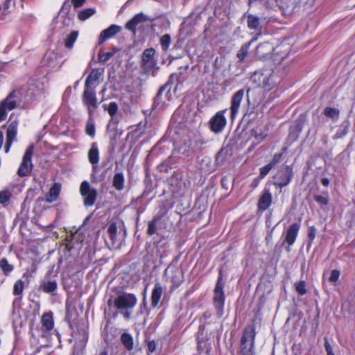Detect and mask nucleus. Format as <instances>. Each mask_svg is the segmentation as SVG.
<instances>
[{"mask_svg": "<svg viewBox=\"0 0 355 355\" xmlns=\"http://www.w3.org/2000/svg\"><path fill=\"white\" fill-rule=\"evenodd\" d=\"M247 17L248 27L251 30L259 31L261 29L260 18L252 14H245Z\"/></svg>", "mask_w": 355, "mask_h": 355, "instance_id": "b1692460", "label": "nucleus"}, {"mask_svg": "<svg viewBox=\"0 0 355 355\" xmlns=\"http://www.w3.org/2000/svg\"><path fill=\"white\" fill-rule=\"evenodd\" d=\"M60 191L61 184L58 182L54 183L49 191L48 196L46 198V202L50 203L55 201L60 195Z\"/></svg>", "mask_w": 355, "mask_h": 355, "instance_id": "5701e85b", "label": "nucleus"}, {"mask_svg": "<svg viewBox=\"0 0 355 355\" xmlns=\"http://www.w3.org/2000/svg\"><path fill=\"white\" fill-rule=\"evenodd\" d=\"M254 81L258 82L259 85L266 91H270L275 87L279 81V78L274 72L271 73H254L252 77Z\"/></svg>", "mask_w": 355, "mask_h": 355, "instance_id": "7ed1b4c3", "label": "nucleus"}, {"mask_svg": "<svg viewBox=\"0 0 355 355\" xmlns=\"http://www.w3.org/2000/svg\"><path fill=\"white\" fill-rule=\"evenodd\" d=\"M317 230L314 226H311L308 229V237L310 241H313L315 238Z\"/></svg>", "mask_w": 355, "mask_h": 355, "instance_id": "8fccbe9b", "label": "nucleus"}, {"mask_svg": "<svg viewBox=\"0 0 355 355\" xmlns=\"http://www.w3.org/2000/svg\"><path fill=\"white\" fill-rule=\"evenodd\" d=\"M89 161L92 164H96L99 162V151L96 143L92 144L88 153Z\"/></svg>", "mask_w": 355, "mask_h": 355, "instance_id": "393cba45", "label": "nucleus"}, {"mask_svg": "<svg viewBox=\"0 0 355 355\" xmlns=\"http://www.w3.org/2000/svg\"><path fill=\"white\" fill-rule=\"evenodd\" d=\"M155 54V51L153 48L147 49L143 52L141 66L146 72L150 71L156 65Z\"/></svg>", "mask_w": 355, "mask_h": 355, "instance_id": "ddd939ff", "label": "nucleus"}, {"mask_svg": "<svg viewBox=\"0 0 355 355\" xmlns=\"http://www.w3.org/2000/svg\"><path fill=\"white\" fill-rule=\"evenodd\" d=\"M119 51L118 49L114 48L111 51H108L106 53L100 52L98 54V61L99 62H106L111 58L114 56V55Z\"/></svg>", "mask_w": 355, "mask_h": 355, "instance_id": "2f4dec72", "label": "nucleus"}, {"mask_svg": "<svg viewBox=\"0 0 355 355\" xmlns=\"http://www.w3.org/2000/svg\"><path fill=\"white\" fill-rule=\"evenodd\" d=\"M107 234L114 245L117 242V227L114 223H111L107 228Z\"/></svg>", "mask_w": 355, "mask_h": 355, "instance_id": "7c9ffc66", "label": "nucleus"}, {"mask_svg": "<svg viewBox=\"0 0 355 355\" xmlns=\"http://www.w3.org/2000/svg\"><path fill=\"white\" fill-rule=\"evenodd\" d=\"M24 288V282L19 279L17 280L13 288V294L15 295H19L23 293Z\"/></svg>", "mask_w": 355, "mask_h": 355, "instance_id": "ea45409f", "label": "nucleus"}, {"mask_svg": "<svg viewBox=\"0 0 355 355\" xmlns=\"http://www.w3.org/2000/svg\"><path fill=\"white\" fill-rule=\"evenodd\" d=\"M121 313H122L126 319H129L130 317V313L126 310V311L123 312L122 311H120Z\"/></svg>", "mask_w": 355, "mask_h": 355, "instance_id": "052dcab7", "label": "nucleus"}, {"mask_svg": "<svg viewBox=\"0 0 355 355\" xmlns=\"http://www.w3.org/2000/svg\"><path fill=\"white\" fill-rule=\"evenodd\" d=\"M110 304H111V300H108V304L110 305Z\"/></svg>", "mask_w": 355, "mask_h": 355, "instance_id": "338daca9", "label": "nucleus"}, {"mask_svg": "<svg viewBox=\"0 0 355 355\" xmlns=\"http://www.w3.org/2000/svg\"><path fill=\"white\" fill-rule=\"evenodd\" d=\"M282 157V153H276L274 155L272 161L269 163L274 168L275 166L278 164Z\"/></svg>", "mask_w": 355, "mask_h": 355, "instance_id": "3c124183", "label": "nucleus"}, {"mask_svg": "<svg viewBox=\"0 0 355 355\" xmlns=\"http://www.w3.org/2000/svg\"><path fill=\"white\" fill-rule=\"evenodd\" d=\"M11 1L10 0H6L2 5L0 6V12L3 11V14H6V10L10 8Z\"/></svg>", "mask_w": 355, "mask_h": 355, "instance_id": "864d4df0", "label": "nucleus"}, {"mask_svg": "<svg viewBox=\"0 0 355 355\" xmlns=\"http://www.w3.org/2000/svg\"><path fill=\"white\" fill-rule=\"evenodd\" d=\"M347 131H348V128L346 126H344L343 128H339L337 130L336 135H334V138L335 139H340V138H342L343 137H344L347 133Z\"/></svg>", "mask_w": 355, "mask_h": 355, "instance_id": "de8ad7c7", "label": "nucleus"}, {"mask_svg": "<svg viewBox=\"0 0 355 355\" xmlns=\"http://www.w3.org/2000/svg\"><path fill=\"white\" fill-rule=\"evenodd\" d=\"M162 293H163L162 286L160 283L157 282L155 284L154 288L153 289V291H152V295H151V305H152V306H153V307L157 306V305L158 304V303L161 299Z\"/></svg>", "mask_w": 355, "mask_h": 355, "instance_id": "4be33fe9", "label": "nucleus"}, {"mask_svg": "<svg viewBox=\"0 0 355 355\" xmlns=\"http://www.w3.org/2000/svg\"><path fill=\"white\" fill-rule=\"evenodd\" d=\"M80 193L83 198V204L85 207H91L94 205L97 198V190L92 188L87 181H83L80 187Z\"/></svg>", "mask_w": 355, "mask_h": 355, "instance_id": "0eeeda50", "label": "nucleus"}, {"mask_svg": "<svg viewBox=\"0 0 355 355\" xmlns=\"http://www.w3.org/2000/svg\"><path fill=\"white\" fill-rule=\"evenodd\" d=\"M214 304L217 311V315L220 318L224 313L225 293L223 275L220 271L214 288Z\"/></svg>", "mask_w": 355, "mask_h": 355, "instance_id": "f03ea898", "label": "nucleus"}, {"mask_svg": "<svg viewBox=\"0 0 355 355\" xmlns=\"http://www.w3.org/2000/svg\"><path fill=\"white\" fill-rule=\"evenodd\" d=\"M78 36V32L77 31H71L67 37L65 42H64V46L67 49H71L76 40H77V37Z\"/></svg>", "mask_w": 355, "mask_h": 355, "instance_id": "c756f323", "label": "nucleus"}, {"mask_svg": "<svg viewBox=\"0 0 355 355\" xmlns=\"http://www.w3.org/2000/svg\"><path fill=\"white\" fill-rule=\"evenodd\" d=\"M18 121H14L8 125L6 132V144L5 146V152L8 153L11 145L14 141L16 140L17 132Z\"/></svg>", "mask_w": 355, "mask_h": 355, "instance_id": "2eb2a0df", "label": "nucleus"}, {"mask_svg": "<svg viewBox=\"0 0 355 355\" xmlns=\"http://www.w3.org/2000/svg\"><path fill=\"white\" fill-rule=\"evenodd\" d=\"M170 270L171 272V286L170 288V291L173 292L175 289H177L183 282L184 280V274L182 270L178 268V267H168L164 270V275H166L168 271Z\"/></svg>", "mask_w": 355, "mask_h": 355, "instance_id": "f8f14e48", "label": "nucleus"}, {"mask_svg": "<svg viewBox=\"0 0 355 355\" xmlns=\"http://www.w3.org/2000/svg\"><path fill=\"white\" fill-rule=\"evenodd\" d=\"M137 302L134 294L123 293L119 295L114 300V306L119 311L133 309Z\"/></svg>", "mask_w": 355, "mask_h": 355, "instance_id": "423d86ee", "label": "nucleus"}, {"mask_svg": "<svg viewBox=\"0 0 355 355\" xmlns=\"http://www.w3.org/2000/svg\"><path fill=\"white\" fill-rule=\"evenodd\" d=\"M157 344L154 340L150 341L148 343V351L150 353L154 352L156 350Z\"/></svg>", "mask_w": 355, "mask_h": 355, "instance_id": "5fc2aeb1", "label": "nucleus"}, {"mask_svg": "<svg viewBox=\"0 0 355 355\" xmlns=\"http://www.w3.org/2000/svg\"><path fill=\"white\" fill-rule=\"evenodd\" d=\"M272 200V194L269 189H264L258 201V209L261 211H266L271 205Z\"/></svg>", "mask_w": 355, "mask_h": 355, "instance_id": "412c9836", "label": "nucleus"}, {"mask_svg": "<svg viewBox=\"0 0 355 355\" xmlns=\"http://www.w3.org/2000/svg\"><path fill=\"white\" fill-rule=\"evenodd\" d=\"M258 184H259V180H258V178H257L253 180V182L252 183V187H257Z\"/></svg>", "mask_w": 355, "mask_h": 355, "instance_id": "680f3d73", "label": "nucleus"}, {"mask_svg": "<svg viewBox=\"0 0 355 355\" xmlns=\"http://www.w3.org/2000/svg\"><path fill=\"white\" fill-rule=\"evenodd\" d=\"M10 193L9 191H4L0 192V203L5 204L8 202L10 198Z\"/></svg>", "mask_w": 355, "mask_h": 355, "instance_id": "49530a36", "label": "nucleus"}, {"mask_svg": "<svg viewBox=\"0 0 355 355\" xmlns=\"http://www.w3.org/2000/svg\"><path fill=\"white\" fill-rule=\"evenodd\" d=\"M339 110L333 107H326L324 110V114L332 119H338L339 116Z\"/></svg>", "mask_w": 355, "mask_h": 355, "instance_id": "72a5a7b5", "label": "nucleus"}, {"mask_svg": "<svg viewBox=\"0 0 355 355\" xmlns=\"http://www.w3.org/2000/svg\"><path fill=\"white\" fill-rule=\"evenodd\" d=\"M254 40L255 39H252L250 42L245 43L241 46V49H239L236 54V57L239 59V62H243L245 58L247 57V55H248L249 48Z\"/></svg>", "mask_w": 355, "mask_h": 355, "instance_id": "cd10ccee", "label": "nucleus"}, {"mask_svg": "<svg viewBox=\"0 0 355 355\" xmlns=\"http://www.w3.org/2000/svg\"><path fill=\"white\" fill-rule=\"evenodd\" d=\"M171 42V37L169 34H165L160 38V44L163 51H166L168 49Z\"/></svg>", "mask_w": 355, "mask_h": 355, "instance_id": "e433bc0d", "label": "nucleus"}, {"mask_svg": "<svg viewBox=\"0 0 355 355\" xmlns=\"http://www.w3.org/2000/svg\"><path fill=\"white\" fill-rule=\"evenodd\" d=\"M16 97L17 93L13 91L0 102V122L6 120L7 111L12 110L17 107Z\"/></svg>", "mask_w": 355, "mask_h": 355, "instance_id": "9d476101", "label": "nucleus"}, {"mask_svg": "<svg viewBox=\"0 0 355 355\" xmlns=\"http://www.w3.org/2000/svg\"><path fill=\"white\" fill-rule=\"evenodd\" d=\"M313 198L321 206H326L328 205V202H329L328 198L324 196L317 194V195L313 196Z\"/></svg>", "mask_w": 355, "mask_h": 355, "instance_id": "a18cd8bd", "label": "nucleus"}, {"mask_svg": "<svg viewBox=\"0 0 355 355\" xmlns=\"http://www.w3.org/2000/svg\"><path fill=\"white\" fill-rule=\"evenodd\" d=\"M99 355H107V352L106 351H103L99 354Z\"/></svg>", "mask_w": 355, "mask_h": 355, "instance_id": "0e129e2a", "label": "nucleus"}, {"mask_svg": "<svg viewBox=\"0 0 355 355\" xmlns=\"http://www.w3.org/2000/svg\"><path fill=\"white\" fill-rule=\"evenodd\" d=\"M150 20L148 16L144 15L142 12L135 15L130 20H129L125 24V28L132 31L134 35L136 34V26L145 21Z\"/></svg>", "mask_w": 355, "mask_h": 355, "instance_id": "a211bd4d", "label": "nucleus"}, {"mask_svg": "<svg viewBox=\"0 0 355 355\" xmlns=\"http://www.w3.org/2000/svg\"><path fill=\"white\" fill-rule=\"evenodd\" d=\"M34 151L33 145L29 146L25 151L22 161L17 170V175L19 177L28 176L33 170L32 156Z\"/></svg>", "mask_w": 355, "mask_h": 355, "instance_id": "39448f33", "label": "nucleus"}, {"mask_svg": "<svg viewBox=\"0 0 355 355\" xmlns=\"http://www.w3.org/2000/svg\"><path fill=\"white\" fill-rule=\"evenodd\" d=\"M157 221V218H155L152 220L149 221L147 230V234L148 235L152 236L156 233V225Z\"/></svg>", "mask_w": 355, "mask_h": 355, "instance_id": "79ce46f5", "label": "nucleus"}, {"mask_svg": "<svg viewBox=\"0 0 355 355\" xmlns=\"http://www.w3.org/2000/svg\"><path fill=\"white\" fill-rule=\"evenodd\" d=\"M272 232H270L266 237V243L268 244L269 243L272 242Z\"/></svg>", "mask_w": 355, "mask_h": 355, "instance_id": "13d9d810", "label": "nucleus"}, {"mask_svg": "<svg viewBox=\"0 0 355 355\" xmlns=\"http://www.w3.org/2000/svg\"><path fill=\"white\" fill-rule=\"evenodd\" d=\"M321 182L324 186L327 187L329 184V180L327 178H324L321 180Z\"/></svg>", "mask_w": 355, "mask_h": 355, "instance_id": "bf43d9fd", "label": "nucleus"}, {"mask_svg": "<svg viewBox=\"0 0 355 355\" xmlns=\"http://www.w3.org/2000/svg\"><path fill=\"white\" fill-rule=\"evenodd\" d=\"M282 13L286 16L291 15L295 8L301 3L302 0H276Z\"/></svg>", "mask_w": 355, "mask_h": 355, "instance_id": "4468645a", "label": "nucleus"}, {"mask_svg": "<svg viewBox=\"0 0 355 355\" xmlns=\"http://www.w3.org/2000/svg\"><path fill=\"white\" fill-rule=\"evenodd\" d=\"M300 228V224L299 223H295L286 230L285 242L288 245V248L294 244L298 235Z\"/></svg>", "mask_w": 355, "mask_h": 355, "instance_id": "6ab92c4d", "label": "nucleus"}, {"mask_svg": "<svg viewBox=\"0 0 355 355\" xmlns=\"http://www.w3.org/2000/svg\"><path fill=\"white\" fill-rule=\"evenodd\" d=\"M272 168L273 167L270 164H268L267 165L264 166L263 167H261L260 168V173H259V178H260V179L263 178L265 176H266L268 174V173Z\"/></svg>", "mask_w": 355, "mask_h": 355, "instance_id": "c03bdc74", "label": "nucleus"}, {"mask_svg": "<svg viewBox=\"0 0 355 355\" xmlns=\"http://www.w3.org/2000/svg\"><path fill=\"white\" fill-rule=\"evenodd\" d=\"M227 109L217 112L209 120L210 130L215 134L221 132L227 125L225 113Z\"/></svg>", "mask_w": 355, "mask_h": 355, "instance_id": "6e6552de", "label": "nucleus"}, {"mask_svg": "<svg viewBox=\"0 0 355 355\" xmlns=\"http://www.w3.org/2000/svg\"><path fill=\"white\" fill-rule=\"evenodd\" d=\"M227 155V150L225 148H221L216 156V163L217 165H221L224 163Z\"/></svg>", "mask_w": 355, "mask_h": 355, "instance_id": "4c0bfd02", "label": "nucleus"}, {"mask_svg": "<svg viewBox=\"0 0 355 355\" xmlns=\"http://www.w3.org/2000/svg\"><path fill=\"white\" fill-rule=\"evenodd\" d=\"M293 177V170L288 166H282L274 175V184L282 188L288 185Z\"/></svg>", "mask_w": 355, "mask_h": 355, "instance_id": "1a4fd4ad", "label": "nucleus"}, {"mask_svg": "<svg viewBox=\"0 0 355 355\" xmlns=\"http://www.w3.org/2000/svg\"><path fill=\"white\" fill-rule=\"evenodd\" d=\"M103 107L105 110H107L109 114L113 117L118 111V105L116 102H111L109 105L104 104Z\"/></svg>", "mask_w": 355, "mask_h": 355, "instance_id": "c9c22d12", "label": "nucleus"}, {"mask_svg": "<svg viewBox=\"0 0 355 355\" xmlns=\"http://www.w3.org/2000/svg\"><path fill=\"white\" fill-rule=\"evenodd\" d=\"M121 340L128 350L130 351L133 349V338L130 334H122Z\"/></svg>", "mask_w": 355, "mask_h": 355, "instance_id": "c85d7f7f", "label": "nucleus"}, {"mask_svg": "<svg viewBox=\"0 0 355 355\" xmlns=\"http://www.w3.org/2000/svg\"><path fill=\"white\" fill-rule=\"evenodd\" d=\"M85 130H86V133L89 136H90L92 137H94V135H95V126H94V122L91 119L88 120L87 123H86Z\"/></svg>", "mask_w": 355, "mask_h": 355, "instance_id": "37998d69", "label": "nucleus"}, {"mask_svg": "<svg viewBox=\"0 0 355 355\" xmlns=\"http://www.w3.org/2000/svg\"><path fill=\"white\" fill-rule=\"evenodd\" d=\"M166 88V85H164L160 87V89H159V91L156 95V98H158L161 96L162 93L165 90Z\"/></svg>", "mask_w": 355, "mask_h": 355, "instance_id": "4d7b16f0", "label": "nucleus"}, {"mask_svg": "<svg viewBox=\"0 0 355 355\" xmlns=\"http://www.w3.org/2000/svg\"><path fill=\"white\" fill-rule=\"evenodd\" d=\"M125 177L122 172L116 173L113 178L112 186L117 190L121 191L124 188Z\"/></svg>", "mask_w": 355, "mask_h": 355, "instance_id": "a878e982", "label": "nucleus"}, {"mask_svg": "<svg viewBox=\"0 0 355 355\" xmlns=\"http://www.w3.org/2000/svg\"><path fill=\"white\" fill-rule=\"evenodd\" d=\"M105 91H106V88H105V87H104V88L101 90V93H102V94H104V93L105 92Z\"/></svg>", "mask_w": 355, "mask_h": 355, "instance_id": "69168bd1", "label": "nucleus"}, {"mask_svg": "<svg viewBox=\"0 0 355 355\" xmlns=\"http://www.w3.org/2000/svg\"><path fill=\"white\" fill-rule=\"evenodd\" d=\"M42 329L46 331H50L53 328V319L51 313H44L42 317Z\"/></svg>", "mask_w": 355, "mask_h": 355, "instance_id": "bb28decb", "label": "nucleus"}, {"mask_svg": "<svg viewBox=\"0 0 355 355\" xmlns=\"http://www.w3.org/2000/svg\"><path fill=\"white\" fill-rule=\"evenodd\" d=\"M51 272H48L40 282V290L44 293L55 295L58 288V282L55 277H51Z\"/></svg>", "mask_w": 355, "mask_h": 355, "instance_id": "9b49d317", "label": "nucleus"}, {"mask_svg": "<svg viewBox=\"0 0 355 355\" xmlns=\"http://www.w3.org/2000/svg\"><path fill=\"white\" fill-rule=\"evenodd\" d=\"M82 102L87 107L88 114L91 116L100 103L96 97V89L84 87Z\"/></svg>", "mask_w": 355, "mask_h": 355, "instance_id": "20e7f679", "label": "nucleus"}, {"mask_svg": "<svg viewBox=\"0 0 355 355\" xmlns=\"http://www.w3.org/2000/svg\"><path fill=\"white\" fill-rule=\"evenodd\" d=\"M244 94L245 92L243 89H239L234 94V96L232 98L230 112L231 119L232 120L234 119L238 113L241 103L244 96Z\"/></svg>", "mask_w": 355, "mask_h": 355, "instance_id": "dca6fc26", "label": "nucleus"}, {"mask_svg": "<svg viewBox=\"0 0 355 355\" xmlns=\"http://www.w3.org/2000/svg\"><path fill=\"white\" fill-rule=\"evenodd\" d=\"M295 291L300 295H304L306 293V282L304 280H301L295 284Z\"/></svg>", "mask_w": 355, "mask_h": 355, "instance_id": "58836bf2", "label": "nucleus"}, {"mask_svg": "<svg viewBox=\"0 0 355 355\" xmlns=\"http://www.w3.org/2000/svg\"><path fill=\"white\" fill-rule=\"evenodd\" d=\"M252 135L259 141H263L268 135L266 130H258V128L252 130Z\"/></svg>", "mask_w": 355, "mask_h": 355, "instance_id": "f704fd0d", "label": "nucleus"}, {"mask_svg": "<svg viewBox=\"0 0 355 355\" xmlns=\"http://www.w3.org/2000/svg\"><path fill=\"white\" fill-rule=\"evenodd\" d=\"M121 28L117 25L112 24L109 28L103 30L98 38V44H103L107 40L112 37L121 31Z\"/></svg>", "mask_w": 355, "mask_h": 355, "instance_id": "aec40b11", "label": "nucleus"}, {"mask_svg": "<svg viewBox=\"0 0 355 355\" xmlns=\"http://www.w3.org/2000/svg\"><path fill=\"white\" fill-rule=\"evenodd\" d=\"M339 277H340V271L338 270H333L331 272L329 280L331 282H336L338 281Z\"/></svg>", "mask_w": 355, "mask_h": 355, "instance_id": "09e8293b", "label": "nucleus"}, {"mask_svg": "<svg viewBox=\"0 0 355 355\" xmlns=\"http://www.w3.org/2000/svg\"><path fill=\"white\" fill-rule=\"evenodd\" d=\"M0 267L5 273L10 272L13 270V266L10 264L5 258L0 261Z\"/></svg>", "mask_w": 355, "mask_h": 355, "instance_id": "a19ab883", "label": "nucleus"}, {"mask_svg": "<svg viewBox=\"0 0 355 355\" xmlns=\"http://www.w3.org/2000/svg\"><path fill=\"white\" fill-rule=\"evenodd\" d=\"M94 8H87L79 12L78 17L80 20L84 21L92 16L95 13Z\"/></svg>", "mask_w": 355, "mask_h": 355, "instance_id": "473e14b6", "label": "nucleus"}, {"mask_svg": "<svg viewBox=\"0 0 355 355\" xmlns=\"http://www.w3.org/2000/svg\"><path fill=\"white\" fill-rule=\"evenodd\" d=\"M256 0H248V6H251L252 3L255 1Z\"/></svg>", "mask_w": 355, "mask_h": 355, "instance_id": "e2e57ef3", "label": "nucleus"}, {"mask_svg": "<svg viewBox=\"0 0 355 355\" xmlns=\"http://www.w3.org/2000/svg\"><path fill=\"white\" fill-rule=\"evenodd\" d=\"M256 331L254 325L248 326L243 331L241 339L239 355H254V344Z\"/></svg>", "mask_w": 355, "mask_h": 355, "instance_id": "f257e3e1", "label": "nucleus"}, {"mask_svg": "<svg viewBox=\"0 0 355 355\" xmlns=\"http://www.w3.org/2000/svg\"><path fill=\"white\" fill-rule=\"evenodd\" d=\"M324 347L327 352V355H335L333 352V349L331 345H330L327 338H324Z\"/></svg>", "mask_w": 355, "mask_h": 355, "instance_id": "603ef678", "label": "nucleus"}, {"mask_svg": "<svg viewBox=\"0 0 355 355\" xmlns=\"http://www.w3.org/2000/svg\"><path fill=\"white\" fill-rule=\"evenodd\" d=\"M103 75V71L94 69L91 71L85 82V87L96 89L99 85V78Z\"/></svg>", "mask_w": 355, "mask_h": 355, "instance_id": "f3484780", "label": "nucleus"}, {"mask_svg": "<svg viewBox=\"0 0 355 355\" xmlns=\"http://www.w3.org/2000/svg\"><path fill=\"white\" fill-rule=\"evenodd\" d=\"M71 2L74 8H79L84 4L85 0H72Z\"/></svg>", "mask_w": 355, "mask_h": 355, "instance_id": "6e6d98bb", "label": "nucleus"}]
</instances>
